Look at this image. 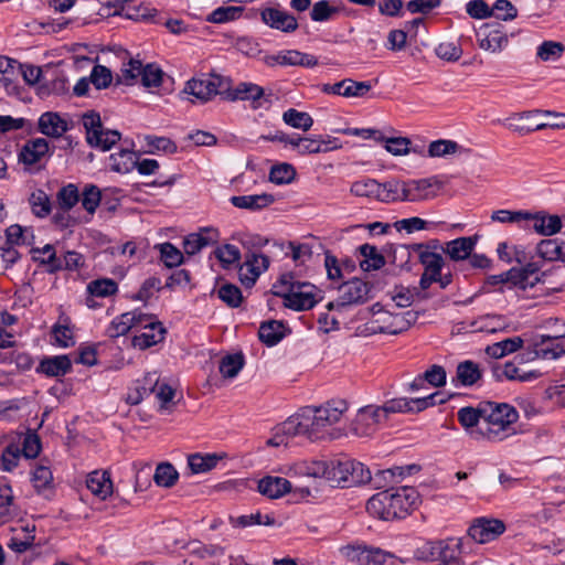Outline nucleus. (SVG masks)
I'll return each mask as SVG.
<instances>
[{"label": "nucleus", "mask_w": 565, "mask_h": 565, "mask_svg": "<svg viewBox=\"0 0 565 565\" xmlns=\"http://www.w3.org/2000/svg\"><path fill=\"white\" fill-rule=\"evenodd\" d=\"M284 121L296 129L309 130L313 125L312 117L305 111H299L295 108H289L282 114Z\"/></svg>", "instance_id": "obj_42"}, {"label": "nucleus", "mask_w": 565, "mask_h": 565, "mask_svg": "<svg viewBox=\"0 0 565 565\" xmlns=\"http://www.w3.org/2000/svg\"><path fill=\"white\" fill-rule=\"evenodd\" d=\"M32 212L38 217H45L51 212V201L43 190H36L29 198Z\"/></svg>", "instance_id": "obj_48"}, {"label": "nucleus", "mask_w": 565, "mask_h": 565, "mask_svg": "<svg viewBox=\"0 0 565 565\" xmlns=\"http://www.w3.org/2000/svg\"><path fill=\"white\" fill-rule=\"evenodd\" d=\"M223 78L215 74H200L185 83L181 94L193 96L200 103H206L220 94Z\"/></svg>", "instance_id": "obj_6"}, {"label": "nucleus", "mask_w": 565, "mask_h": 565, "mask_svg": "<svg viewBox=\"0 0 565 565\" xmlns=\"http://www.w3.org/2000/svg\"><path fill=\"white\" fill-rule=\"evenodd\" d=\"M220 233L214 227H202L198 233H191L183 241L184 253L193 256L203 248L212 246L218 242Z\"/></svg>", "instance_id": "obj_14"}, {"label": "nucleus", "mask_w": 565, "mask_h": 565, "mask_svg": "<svg viewBox=\"0 0 565 565\" xmlns=\"http://www.w3.org/2000/svg\"><path fill=\"white\" fill-rule=\"evenodd\" d=\"M31 480L34 488L40 492L51 488L53 475L49 467L39 465L34 468Z\"/></svg>", "instance_id": "obj_64"}, {"label": "nucleus", "mask_w": 565, "mask_h": 565, "mask_svg": "<svg viewBox=\"0 0 565 565\" xmlns=\"http://www.w3.org/2000/svg\"><path fill=\"white\" fill-rule=\"evenodd\" d=\"M372 284L360 278H352L338 288L339 305L358 306L371 299Z\"/></svg>", "instance_id": "obj_7"}, {"label": "nucleus", "mask_w": 565, "mask_h": 565, "mask_svg": "<svg viewBox=\"0 0 565 565\" xmlns=\"http://www.w3.org/2000/svg\"><path fill=\"white\" fill-rule=\"evenodd\" d=\"M132 319H135L134 315L125 313L115 318L107 328V335L109 338H118L120 335L127 334L130 329H132Z\"/></svg>", "instance_id": "obj_54"}, {"label": "nucleus", "mask_w": 565, "mask_h": 565, "mask_svg": "<svg viewBox=\"0 0 565 565\" xmlns=\"http://www.w3.org/2000/svg\"><path fill=\"white\" fill-rule=\"evenodd\" d=\"M218 461L216 455L193 454L188 457V466L192 473H203L212 470Z\"/></svg>", "instance_id": "obj_41"}, {"label": "nucleus", "mask_w": 565, "mask_h": 565, "mask_svg": "<svg viewBox=\"0 0 565 565\" xmlns=\"http://www.w3.org/2000/svg\"><path fill=\"white\" fill-rule=\"evenodd\" d=\"M230 202L237 209L260 211L275 202V196L269 193L234 195Z\"/></svg>", "instance_id": "obj_25"}, {"label": "nucleus", "mask_w": 565, "mask_h": 565, "mask_svg": "<svg viewBox=\"0 0 565 565\" xmlns=\"http://www.w3.org/2000/svg\"><path fill=\"white\" fill-rule=\"evenodd\" d=\"M21 455V448L17 444L10 443L2 451L0 468L3 471H12L18 466Z\"/></svg>", "instance_id": "obj_57"}, {"label": "nucleus", "mask_w": 565, "mask_h": 565, "mask_svg": "<svg viewBox=\"0 0 565 565\" xmlns=\"http://www.w3.org/2000/svg\"><path fill=\"white\" fill-rule=\"evenodd\" d=\"M478 36L479 46L492 53L501 52L509 43L508 34L501 26L486 24Z\"/></svg>", "instance_id": "obj_16"}, {"label": "nucleus", "mask_w": 565, "mask_h": 565, "mask_svg": "<svg viewBox=\"0 0 565 565\" xmlns=\"http://www.w3.org/2000/svg\"><path fill=\"white\" fill-rule=\"evenodd\" d=\"M262 21L271 29L292 33L298 29V21L291 13L278 8H265L260 11Z\"/></svg>", "instance_id": "obj_13"}, {"label": "nucleus", "mask_w": 565, "mask_h": 565, "mask_svg": "<svg viewBox=\"0 0 565 565\" xmlns=\"http://www.w3.org/2000/svg\"><path fill=\"white\" fill-rule=\"evenodd\" d=\"M353 470L352 459L340 458L328 461L327 480L333 486L340 488H349V471Z\"/></svg>", "instance_id": "obj_21"}, {"label": "nucleus", "mask_w": 565, "mask_h": 565, "mask_svg": "<svg viewBox=\"0 0 565 565\" xmlns=\"http://www.w3.org/2000/svg\"><path fill=\"white\" fill-rule=\"evenodd\" d=\"M516 285L523 290L534 287L540 282L545 284L550 275L547 271H541V264L539 262H529L522 267H516Z\"/></svg>", "instance_id": "obj_17"}, {"label": "nucleus", "mask_w": 565, "mask_h": 565, "mask_svg": "<svg viewBox=\"0 0 565 565\" xmlns=\"http://www.w3.org/2000/svg\"><path fill=\"white\" fill-rule=\"evenodd\" d=\"M82 122L85 129L86 142L92 148L108 151L121 138L119 131L104 128L100 115L95 110L83 114Z\"/></svg>", "instance_id": "obj_4"}, {"label": "nucleus", "mask_w": 565, "mask_h": 565, "mask_svg": "<svg viewBox=\"0 0 565 565\" xmlns=\"http://www.w3.org/2000/svg\"><path fill=\"white\" fill-rule=\"evenodd\" d=\"M145 331L132 338V345L146 350L163 341L167 332L160 321H152L143 324Z\"/></svg>", "instance_id": "obj_19"}, {"label": "nucleus", "mask_w": 565, "mask_h": 565, "mask_svg": "<svg viewBox=\"0 0 565 565\" xmlns=\"http://www.w3.org/2000/svg\"><path fill=\"white\" fill-rule=\"evenodd\" d=\"M296 148L298 149V152L300 154H313V153H321V152H328V148H322V138L321 136L316 138H308V137H297V140H295Z\"/></svg>", "instance_id": "obj_55"}, {"label": "nucleus", "mask_w": 565, "mask_h": 565, "mask_svg": "<svg viewBox=\"0 0 565 565\" xmlns=\"http://www.w3.org/2000/svg\"><path fill=\"white\" fill-rule=\"evenodd\" d=\"M414 252L418 253L419 262L424 266V271L438 275L443 270L445 262L440 254L430 252L424 244H412Z\"/></svg>", "instance_id": "obj_29"}, {"label": "nucleus", "mask_w": 565, "mask_h": 565, "mask_svg": "<svg viewBox=\"0 0 565 565\" xmlns=\"http://www.w3.org/2000/svg\"><path fill=\"white\" fill-rule=\"evenodd\" d=\"M257 488L263 495L269 499H278L291 491V483L282 477L267 476L258 481Z\"/></svg>", "instance_id": "obj_24"}, {"label": "nucleus", "mask_w": 565, "mask_h": 565, "mask_svg": "<svg viewBox=\"0 0 565 565\" xmlns=\"http://www.w3.org/2000/svg\"><path fill=\"white\" fill-rule=\"evenodd\" d=\"M561 241L557 238L542 239L536 245V253L543 260L557 262L559 258Z\"/></svg>", "instance_id": "obj_52"}, {"label": "nucleus", "mask_w": 565, "mask_h": 565, "mask_svg": "<svg viewBox=\"0 0 565 565\" xmlns=\"http://www.w3.org/2000/svg\"><path fill=\"white\" fill-rule=\"evenodd\" d=\"M439 563L437 565H462L460 559L459 542L455 540L444 541Z\"/></svg>", "instance_id": "obj_43"}, {"label": "nucleus", "mask_w": 565, "mask_h": 565, "mask_svg": "<svg viewBox=\"0 0 565 565\" xmlns=\"http://www.w3.org/2000/svg\"><path fill=\"white\" fill-rule=\"evenodd\" d=\"M444 541H427L414 551V557L418 561L435 562L441 553Z\"/></svg>", "instance_id": "obj_47"}, {"label": "nucleus", "mask_w": 565, "mask_h": 565, "mask_svg": "<svg viewBox=\"0 0 565 565\" xmlns=\"http://www.w3.org/2000/svg\"><path fill=\"white\" fill-rule=\"evenodd\" d=\"M50 150L49 141L44 138H35L26 141L22 147L19 159L28 166L38 163Z\"/></svg>", "instance_id": "obj_23"}, {"label": "nucleus", "mask_w": 565, "mask_h": 565, "mask_svg": "<svg viewBox=\"0 0 565 565\" xmlns=\"http://www.w3.org/2000/svg\"><path fill=\"white\" fill-rule=\"evenodd\" d=\"M35 371L49 377H61L72 371V361L66 354L45 356L40 361Z\"/></svg>", "instance_id": "obj_18"}, {"label": "nucleus", "mask_w": 565, "mask_h": 565, "mask_svg": "<svg viewBox=\"0 0 565 565\" xmlns=\"http://www.w3.org/2000/svg\"><path fill=\"white\" fill-rule=\"evenodd\" d=\"M38 128L47 137L58 138L70 130V125L58 113L46 111L40 116Z\"/></svg>", "instance_id": "obj_20"}, {"label": "nucleus", "mask_w": 565, "mask_h": 565, "mask_svg": "<svg viewBox=\"0 0 565 565\" xmlns=\"http://www.w3.org/2000/svg\"><path fill=\"white\" fill-rule=\"evenodd\" d=\"M385 422L380 409L374 406L361 408L351 424V431L359 437H367L373 435L377 426Z\"/></svg>", "instance_id": "obj_9"}, {"label": "nucleus", "mask_w": 565, "mask_h": 565, "mask_svg": "<svg viewBox=\"0 0 565 565\" xmlns=\"http://www.w3.org/2000/svg\"><path fill=\"white\" fill-rule=\"evenodd\" d=\"M457 380L463 386H472L482 376V372L477 363L470 360L460 362L457 365Z\"/></svg>", "instance_id": "obj_37"}, {"label": "nucleus", "mask_w": 565, "mask_h": 565, "mask_svg": "<svg viewBox=\"0 0 565 565\" xmlns=\"http://www.w3.org/2000/svg\"><path fill=\"white\" fill-rule=\"evenodd\" d=\"M419 493L413 487L392 488L377 492L366 502V511L381 520L404 519L414 511Z\"/></svg>", "instance_id": "obj_1"}, {"label": "nucleus", "mask_w": 565, "mask_h": 565, "mask_svg": "<svg viewBox=\"0 0 565 565\" xmlns=\"http://www.w3.org/2000/svg\"><path fill=\"white\" fill-rule=\"evenodd\" d=\"M342 3L331 2L329 0L317 1L310 11V18L313 22H327L334 19L337 14L344 11Z\"/></svg>", "instance_id": "obj_33"}, {"label": "nucleus", "mask_w": 565, "mask_h": 565, "mask_svg": "<svg viewBox=\"0 0 565 565\" xmlns=\"http://www.w3.org/2000/svg\"><path fill=\"white\" fill-rule=\"evenodd\" d=\"M472 327L477 331L495 333L512 330V322L501 315H484L479 317Z\"/></svg>", "instance_id": "obj_26"}, {"label": "nucleus", "mask_w": 565, "mask_h": 565, "mask_svg": "<svg viewBox=\"0 0 565 565\" xmlns=\"http://www.w3.org/2000/svg\"><path fill=\"white\" fill-rule=\"evenodd\" d=\"M269 266V259L264 254L248 253L245 256L244 269L247 271H254L253 277L247 279V284H255L262 273L267 270Z\"/></svg>", "instance_id": "obj_38"}, {"label": "nucleus", "mask_w": 565, "mask_h": 565, "mask_svg": "<svg viewBox=\"0 0 565 565\" xmlns=\"http://www.w3.org/2000/svg\"><path fill=\"white\" fill-rule=\"evenodd\" d=\"M263 97H265L264 88L257 84L247 82L239 83L234 89L227 93V99L233 102L252 100L253 103H258Z\"/></svg>", "instance_id": "obj_34"}, {"label": "nucleus", "mask_w": 565, "mask_h": 565, "mask_svg": "<svg viewBox=\"0 0 565 565\" xmlns=\"http://www.w3.org/2000/svg\"><path fill=\"white\" fill-rule=\"evenodd\" d=\"M493 375L498 381L507 379L509 381L530 382L541 376L537 370L525 371L516 366L513 362H507L502 367L493 370Z\"/></svg>", "instance_id": "obj_22"}, {"label": "nucleus", "mask_w": 565, "mask_h": 565, "mask_svg": "<svg viewBox=\"0 0 565 565\" xmlns=\"http://www.w3.org/2000/svg\"><path fill=\"white\" fill-rule=\"evenodd\" d=\"M532 222V228L544 236H552L562 228V221L558 215H545L542 213H532V217L527 220Z\"/></svg>", "instance_id": "obj_30"}, {"label": "nucleus", "mask_w": 565, "mask_h": 565, "mask_svg": "<svg viewBox=\"0 0 565 565\" xmlns=\"http://www.w3.org/2000/svg\"><path fill=\"white\" fill-rule=\"evenodd\" d=\"M79 199L81 196L78 189L73 183H68L67 185L62 186L56 193L58 207L63 212H68L71 209H73Z\"/></svg>", "instance_id": "obj_40"}, {"label": "nucleus", "mask_w": 565, "mask_h": 565, "mask_svg": "<svg viewBox=\"0 0 565 565\" xmlns=\"http://www.w3.org/2000/svg\"><path fill=\"white\" fill-rule=\"evenodd\" d=\"M138 76L145 87H158L162 83L163 71L157 64L142 65L140 61L131 60L129 68L124 71V77L134 81Z\"/></svg>", "instance_id": "obj_10"}, {"label": "nucleus", "mask_w": 565, "mask_h": 565, "mask_svg": "<svg viewBox=\"0 0 565 565\" xmlns=\"http://www.w3.org/2000/svg\"><path fill=\"white\" fill-rule=\"evenodd\" d=\"M405 181L398 179H391L384 183H380L379 201L384 203L391 202H405Z\"/></svg>", "instance_id": "obj_31"}, {"label": "nucleus", "mask_w": 565, "mask_h": 565, "mask_svg": "<svg viewBox=\"0 0 565 565\" xmlns=\"http://www.w3.org/2000/svg\"><path fill=\"white\" fill-rule=\"evenodd\" d=\"M353 470L349 471V488L353 486L364 484L372 480L371 471L364 463L352 459Z\"/></svg>", "instance_id": "obj_61"}, {"label": "nucleus", "mask_w": 565, "mask_h": 565, "mask_svg": "<svg viewBox=\"0 0 565 565\" xmlns=\"http://www.w3.org/2000/svg\"><path fill=\"white\" fill-rule=\"evenodd\" d=\"M477 241V236L458 237L446 243L445 253L455 262L465 260L472 253Z\"/></svg>", "instance_id": "obj_28"}, {"label": "nucleus", "mask_w": 565, "mask_h": 565, "mask_svg": "<svg viewBox=\"0 0 565 565\" xmlns=\"http://www.w3.org/2000/svg\"><path fill=\"white\" fill-rule=\"evenodd\" d=\"M379 142H384L385 150L393 156H405L412 151L411 150L412 142L407 137L387 138L384 136V139L379 140Z\"/></svg>", "instance_id": "obj_59"}, {"label": "nucleus", "mask_w": 565, "mask_h": 565, "mask_svg": "<svg viewBox=\"0 0 565 565\" xmlns=\"http://www.w3.org/2000/svg\"><path fill=\"white\" fill-rule=\"evenodd\" d=\"M284 335V323L281 321L269 320L260 323L258 338L266 345H276Z\"/></svg>", "instance_id": "obj_35"}, {"label": "nucleus", "mask_w": 565, "mask_h": 565, "mask_svg": "<svg viewBox=\"0 0 565 565\" xmlns=\"http://www.w3.org/2000/svg\"><path fill=\"white\" fill-rule=\"evenodd\" d=\"M458 420L460 425L468 431L471 438L476 440L484 439V435H477L476 430H482L483 422V403L478 407L466 406L458 411Z\"/></svg>", "instance_id": "obj_15"}, {"label": "nucleus", "mask_w": 565, "mask_h": 565, "mask_svg": "<svg viewBox=\"0 0 565 565\" xmlns=\"http://www.w3.org/2000/svg\"><path fill=\"white\" fill-rule=\"evenodd\" d=\"M372 89V84L369 81L358 82L352 78H345V86L343 89V97L362 98L365 97Z\"/></svg>", "instance_id": "obj_63"}, {"label": "nucleus", "mask_w": 565, "mask_h": 565, "mask_svg": "<svg viewBox=\"0 0 565 565\" xmlns=\"http://www.w3.org/2000/svg\"><path fill=\"white\" fill-rule=\"evenodd\" d=\"M214 255L221 263L222 267L225 269L238 263L241 259L239 249L232 244H224L222 246L216 247L214 250Z\"/></svg>", "instance_id": "obj_50"}, {"label": "nucleus", "mask_w": 565, "mask_h": 565, "mask_svg": "<svg viewBox=\"0 0 565 565\" xmlns=\"http://www.w3.org/2000/svg\"><path fill=\"white\" fill-rule=\"evenodd\" d=\"M243 11V7H218L206 17V21L217 24L226 23L239 19Z\"/></svg>", "instance_id": "obj_44"}, {"label": "nucleus", "mask_w": 565, "mask_h": 565, "mask_svg": "<svg viewBox=\"0 0 565 565\" xmlns=\"http://www.w3.org/2000/svg\"><path fill=\"white\" fill-rule=\"evenodd\" d=\"M440 188L441 184L436 178L407 180L405 181L406 194L404 198L406 202L429 200L437 195Z\"/></svg>", "instance_id": "obj_11"}, {"label": "nucleus", "mask_w": 565, "mask_h": 565, "mask_svg": "<svg viewBox=\"0 0 565 565\" xmlns=\"http://www.w3.org/2000/svg\"><path fill=\"white\" fill-rule=\"evenodd\" d=\"M110 168L119 173L131 172L136 163H138V154L128 149H121L118 152L110 154Z\"/></svg>", "instance_id": "obj_36"}, {"label": "nucleus", "mask_w": 565, "mask_h": 565, "mask_svg": "<svg viewBox=\"0 0 565 565\" xmlns=\"http://www.w3.org/2000/svg\"><path fill=\"white\" fill-rule=\"evenodd\" d=\"M358 250L363 257V259L360 260V267L363 271L379 270L386 263L385 256L381 254L374 245L366 243L359 246Z\"/></svg>", "instance_id": "obj_32"}, {"label": "nucleus", "mask_w": 565, "mask_h": 565, "mask_svg": "<svg viewBox=\"0 0 565 565\" xmlns=\"http://www.w3.org/2000/svg\"><path fill=\"white\" fill-rule=\"evenodd\" d=\"M505 531L499 519L478 518L468 529V535L477 543L484 544L499 537Z\"/></svg>", "instance_id": "obj_8"}, {"label": "nucleus", "mask_w": 565, "mask_h": 565, "mask_svg": "<svg viewBox=\"0 0 565 565\" xmlns=\"http://www.w3.org/2000/svg\"><path fill=\"white\" fill-rule=\"evenodd\" d=\"M160 256L163 264L169 267H177L183 262V254L171 243L160 245Z\"/></svg>", "instance_id": "obj_62"}, {"label": "nucleus", "mask_w": 565, "mask_h": 565, "mask_svg": "<svg viewBox=\"0 0 565 565\" xmlns=\"http://www.w3.org/2000/svg\"><path fill=\"white\" fill-rule=\"evenodd\" d=\"M565 46L561 42L544 41L539 47L536 55L542 61H554L562 56Z\"/></svg>", "instance_id": "obj_60"}, {"label": "nucleus", "mask_w": 565, "mask_h": 565, "mask_svg": "<svg viewBox=\"0 0 565 565\" xmlns=\"http://www.w3.org/2000/svg\"><path fill=\"white\" fill-rule=\"evenodd\" d=\"M244 364L245 358L243 353L227 354L221 359L218 370L223 377L233 379L239 373Z\"/></svg>", "instance_id": "obj_39"}, {"label": "nucleus", "mask_w": 565, "mask_h": 565, "mask_svg": "<svg viewBox=\"0 0 565 565\" xmlns=\"http://www.w3.org/2000/svg\"><path fill=\"white\" fill-rule=\"evenodd\" d=\"M461 147L454 140L439 139L431 141L428 146V157H445L456 153Z\"/></svg>", "instance_id": "obj_58"}, {"label": "nucleus", "mask_w": 565, "mask_h": 565, "mask_svg": "<svg viewBox=\"0 0 565 565\" xmlns=\"http://www.w3.org/2000/svg\"><path fill=\"white\" fill-rule=\"evenodd\" d=\"M217 296L231 308H238L244 300L241 289L236 285L230 282H226L218 288Z\"/></svg>", "instance_id": "obj_49"}, {"label": "nucleus", "mask_w": 565, "mask_h": 565, "mask_svg": "<svg viewBox=\"0 0 565 565\" xmlns=\"http://www.w3.org/2000/svg\"><path fill=\"white\" fill-rule=\"evenodd\" d=\"M118 285L110 278L96 279L87 285V291L94 297H108L116 294Z\"/></svg>", "instance_id": "obj_51"}, {"label": "nucleus", "mask_w": 565, "mask_h": 565, "mask_svg": "<svg viewBox=\"0 0 565 565\" xmlns=\"http://www.w3.org/2000/svg\"><path fill=\"white\" fill-rule=\"evenodd\" d=\"M278 427L288 439L296 436H306L310 440L323 439V435L313 433V428L309 425L305 409L301 413L290 416Z\"/></svg>", "instance_id": "obj_12"}, {"label": "nucleus", "mask_w": 565, "mask_h": 565, "mask_svg": "<svg viewBox=\"0 0 565 565\" xmlns=\"http://www.w3.org/2000/svg\"><path fill=\"white\" fill-rule=\"evenodd\" d=\"M518 411L507 403L484 402L482 430L477 435H484V439L493 443L502 441L515 434L512 425L518 420Z\"/></svg>", "instance_id": "obj_2"}, {"label": "nucleus", "mask_w": 565, "mask_h": 565, "mask_svg": "<svg viewBox=\"0 0 565 565\" xmlns=\"http://www.w3.org/2000/svg\"><path fill=\"white\" fill-rule=\"evenodd\" d=\"M351 193L356 196L379 199L380 182L375 179H362L352 183Z\"/></svg>", "instance_id": "obj_46"}, {"label": "nucleus", "mask_w": 565, "mask_h": 565, "mask_svg": "<svg viewBox=\"0 0 565 565\" xmlns=\"http://www.w3.org/2000/svg\"><path fill=\"white\" fill-rule=\"evenodd\" d=\"M102 200V192L95 184H86L82 192V205L90 214L98 207Z\"/></svg>", "instance_id": "obj_56"}, {"label": "nucleus", "mask_w": 565, "mask_h": 565, "mask_svg": "<svg viewBox=\"0 0 565 565\" xmlns=\"http://www.w3.org/2000/svg\"><path fill=\"white\" fill-rule=\"evenodd\" d=\"M87 489L96 497L105 500L113 493V482L107 471H93L86 480Z\"/></svg>", "instance_id": "obj_27"}, {"label": "nucleus", "mask_w": 565, "mask_h": 565, "mask_svg": "<svg viewBox=\"0 0 565 565\" xmlns=\"http://www.w3.org/2000/svg\"><path fill=\"white\" fill-rule=\"evenodd\" d=\"M347 411L348 403L344 399H331L319 407L305 409L313 433L323 435V438L326 428L339 423Z\"/></svg>", "instance_id": "obj_5"}, {"label": "nucleus", "mask_w": 565, "mask_h": 565, "mask_svg": "<svg viewBox=\"0 0 565 565\" xmlns=\"http://www.w3.org/2000/svg\"><path fill=\"white\" fill-rule=\"evenodd\" d=\"M296 177L295 168L289 163H279L271 167L269 180L275 184L290 183Z\"/></svg>", "instance_id": "obj_53"}, {"label": "nucleus", "mask_w": 565, "mask_h": 565, "mask_svg": "<svg viewBox=\"0 0 565 565\" xmlns=\"http://www.w3.org/2000/svg\"><path fill=\"white\" fill-rule=\"evenodd\" d=\"M273 294L284 299V306L295 311L313 308L317 288L310 282L299 281L292 273L282 274L273 285Z\"/></svg>", "instance_id": "obj_3"}, {"label": "nucleus", "mask_w": 565, "mask_h": 565, "mask_svg": "<svg viewBox=\"0 0 565 565\" xmlns=\"http://www.w3.org/2000/svg\"><path fill=\"white\" fill-rule=\"evenodd\" d=\"M179 477L175 468L169 462L159 463L153 476L154 482L164 488L174 486Z\"/></svg>", "instance_id": "obj_45"}]
</instances>
